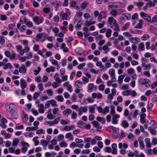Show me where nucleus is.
Returning a JSON list of instances; mask_svg holds the SVG:
<instances>
[{
  "label": "nucleus",
  "instance_id": "nucleus-26",
  "mask_svg": "<svg viewBox=\"0 0 157 157\" xmlns=\"http://www.w3.org/2000/svg\"><path fill=\"white\" fill-rule=\"evenodd\" d=\"M112 32V30L110 29H107L106 31L105 36L107 38L110 37L111 36Z\"/></svg>",
  "mask_w": 157,
  "mask_h": 157
},
{
  "label": "nucleus",
  "instance_id": "nucleus-55",
  "mask_svg": "<svg viewBox=\"0 0 157 157\" xmlns=\"http://www.w3.org/2000/svg\"><path fill=\"white\" fill-rule=\"evenodd\" d=\"M60 83H58L56 82H53L52 83V85L54 88H56L57 87H59L60 86Z\"/></svg>",
  "mask_w": 157,
  "mask_h": 157
},
{
  "label": "nucleus",
  "instance_id": "nucleus-9",
  "mask_svg": "<svg viewBox=\"0 0 157 157\" xmlns=\"http://www.w3.org/2000/svg\"><path fill=\"white\" fill-rule=\"evenodd\" d=\"M140 14V16L143 19H146L147 21H150L151 20V17L147 14L144 12H141Z\"/></svg>",
  "mask_w": 157,
  "mask_h": 157
},
{
  "label": "nucleus",
  "instance_id": "nucleus-57",
  "mask_svg": "<svg viewBox=\"0 0 157 157\" xmlns=\"http://www.w3.org/2000/svg\"><path fill=\"white\" fill-rule=\"evenodd\" d=\"M115 113V107L113 105L111 106L110 113L113 115Z\"/></svg>",
  "mask_w": 157,
  "mask_h": 157
},
{
  "label": "nucleus",
  "instance_id": "nucleus-58",
  "mask_svg": "<svg viewBox=\"0 0 157 157\" xmlns=\"http://www.w3.org/2000/svg\"><path fill=\"white\" fill-rule=\"evenodd\" d=\"M59 145L61 147H67V144L65 142L62 141L59 143Z\"/></svg>",
  "mask_w": 157,
  "mask_h": 157
},
{
  "label": "nucleus",
  "instance_id": "nucleus-64",
  "mask_svg": "<svg viewBox=\"0 0 157 157\" xmlns=\"http://www.w3.org/2000/svg\"><path fill=\"white\" fill-rule=\"evenodd\" d=\"M149 37V36L148 35L145 34L142 36L141 39L143 40H145Z\"/></svg>",
  "mask_w": 157,
  "mask_h": 157
},
{
  "label": "nucleus",
  "instance_id": "nucleus-22",
  "mask_svg": "<svg viewBox=\"0 0 157 157\" xmlns=\"http://www.w3.org/2000/svg\"><path fill=\"white\" fill-rule=\"evenodd\" d=\"M16 48L18 52H19L21 55H23L24 53V51L22 49V47L20 45H17L16 46Z\"/></svg>",
  "mask_w": 157,
  "mask_h": 157
},
{
  "label": "nucleus",
  "instance_id": "nucleus-59",
  "mask_svg": "<svg viewBox=\"0 0 157 157\" xmlns=\"http://www.w3.org/2000/svg\"><path fill=\"white\" fill-rule=\"evenodd\" d=\"M151 64L149 63L147 64H145L144 66H143L142 67H144V70H149L151 67Z\"/></svg>",
  "mask_w": 157,
  "mask_h": 157
},
{
  "label": "nucleus",
  "instance_id": "nucleus-61",
  "mask_svg": "<svg viewBox=\"0 0 157 157\" xmlns=\"http://www.w3.org/2000/svg\"><path fill=\"white\" fill-rule=\"evenodd\" d=\"M36 133L38 134H44L45 133V131L43 129H40L36 131Z\"/></svg>",
  "mask_w": 157,
  "mask_h": 157
},
{
  "label": "nucleus",
  "instance_id": "nucleus-41",
  "mask_svg": "<svg viewBox=\"0 0 157 157\" xmlns=\"http://www.w3.org/2000/svg\"><path fill=\"white\" fill-rule=\"evenodd\" d=\"M55 99L59 102H62L64 99L63 96L61 95H59L56 96L55 97Z\"/></svg>",
  "mask_w": 157,
  "mask_h": 157
},
{
  "label": "nucleus",
  "instance_id": "nucleus-48",
  "mask_svg": "<svg viewBox=\"0 0 157 157\" xmlns=\"http://www.w3.org/2000/svg\"><path fill=\"white\" fill-rule=\"evenodd\" d=\"M50 61H51L52 64L53 65H56L58 64V61L54 59L52 57H51L50 58Z\"/></svg>",
  "mask_w": 157,
  "mask_h": 157
},
{
  "label": "nucleus",
  "instance_id": "nucleus-28",
  "mask_svg": "<svg viewBox=\"0 0 157 157\" xmlns=\"http://www.w3.org/2000/svg\"><path fill=\"white\" fill-rule=\"evenodd\" d=\"M138 16V15L137 13H135L132 17V21L134 24L136 23V19L137 18Z\"/></svg>",
  "mask_w": 157,
  "mask_h": 157
},
{
  "label": "nucleus",
  "instance_id": "nucleus-21",
  "mask_svg": "<svg viewBox=\"0 0 157 157\" xmlns=\"http://www.w3.org/2000/svg\"><path fill=\"white\" fill-rule=\"evenodd\" d=\"M19 72L21 73L25 74L26 72L27 68L25 67L24 65H22L19 67Z\"/></svg>",
  "mask_w": 157,
  "mask_h": 157
},
{
  "label": "nucleus",
  "instance_id": "nucleus-63",
  "mask_svg": "<svg viewBox=\"0 0 157 157\" xmlns=\"http://www.w3.org/2000/svg\"><path fill=\"white\" fill-rule=\"evenodd\" d=\"M82 81H83V84L85 85L86 84L89 82V80L88 78L86 77H83L82 78Z\"/></svg>",
  "mask_w": 157,
  "mask_h": 157
},
{
  "label": "nucleus",
  "instance_id": "nucleus-51",
  "mask_svg": "<svg viewBox=\"0 0 157 157\" xmlns=\"http://www.w3.org/2000/svg\"><path fill=\"white\" fill-rule=\"evenodd\" d=\"M40 95V94L37 92H35L33 96V99L34 100H36L38 98Z\"/></svg>",
  "mask_w": 157,
  "mask_h": 157
},
{
  "label": "nucleus",
  "instance_id": "nucleus-11",
  "mask_svg": "<svg viewBox=\"0 0 157 157\" xmlns=\"http://www.w3.org/2000/svg\"><path fill=\"white\" fill-rule=\"evenodd\" d=\"M94 127L96 128L98 131H101L102 129V127L100 126L98 123L96 121H94L92 122Z\"/></svg>",
  "mask_w": 157,
  "mask_h": 157
},
{
  "label": "nucleus",
  "instance_id": "nucleus-2",
  "mask_svg": "<svg viewBox=\"0 0 157 157\" xmlns=\"http://www.w3.org/2000/svg\"><path fill=\"white\" fill-rule=\"evenodd\" d=\"M124 4L120 2H115L110 3L108 6V9L110 10L112 9L120 8H124Z\"/></svg>",
  "mask_w": 157,
  "mask_h": 157
},
{
  "label": "nucleus",
  "instance_id": "nucleus-62",
  "mask_svg": "<svg viewBox=\"0 0 157 157\" xmlns=\"http://www.w3.org/2000/svg\"><path fill=\"white\" fill-rule=\"evenodd\" d=\"M2 91H7L9 90L10 87L8 86H6L5 85H3L2 88Z\"/></svg>",
  "mask_w": 157,
  "mask_h": 157
},
{
  "label": "nucleus",
  "instance_id": "nucleus-40",
  "mask_svg": "<svg viewBox=\"0 0 157 157\" xmlns=\"http://www.w3.org/2000/svg\"><path fill=\"white\" fill-rule=\"evenodd\" d=\"M88 5V3L86 2H82L81 5L82 9H85L87 7Z\"/></svg>",
  "mask_w": 157,
  "mask_h": 157
},
{
  "label": "nucleus",
  "instance_id": "nucleus-42",
  "mask_svg": "<svg viewBox=\"0 0 157 157\" xmlns=\"http://www.w3.org/2000/svg\"><path fill=\"white\" fill-rule=\"evenodd\" d=\"M134 69L132 67L128 68L127 70V72L129 75L132 74L134 73Z\"/></svg>",
  "mask_w": 157,
  "mask_h": 157
},
{
  "label": "nucleus",
  "instance_id": "nucleus-25",
  "mask_svg": "<svg viewBox=\"0 0 157 157\" xmlns=\"http://www.w3.org/2000/svg\"><path fill=\"white\" fill-rule=\"evenodd\" d=\"M145 48L144 44L143 43H140L138 47V50L141 52L145 50Z\"/></svg>",
  "mask_w": 157,
  "mask_h": 157
},
{
  "label": "nucleus",
  "instance_id": "nucleus-14",
  "mask_svg": "<svg viewBox=\"0 0 157 157\" xmlns=\"http://www.w3.org/2000/svg\"><path fill=\"white\" fill-rule=\"evenodd\" d=\"M92 96L93 98H97L98 99H101L102 97V94L100 93L98 94L96 93H93L92 94Z\"/></svg>",
  "mask_w": 157,
  "mask_h": 157
},
{
  "label": "nucleus",
  "instance_id": "nucleus-19",
  "mask_svg": "<svg viewBox=\"0 0 157 157\" xmlns=\"http://www.w3.org/2000/svg\"><path fill=\"white\" fill-rule=\"evenodd\" d=\"M146 116V114L145 113H143L140 115V120L141 123L144 124L146 123L147 120L145 119Z\"/></svg>",
  "mask_w": 157,
  "mask_h": 157
},
{
  "label": "nucleus",
  "instance_id": "nucleus-1",
  "mask_svg": "<svg viewBox=\"0 0 157 157\" xmlns=\"http://www.w3.org/2000/svg\"><path fill=\"white\" fill-rule=\"evenodd\" d=\"M108 24L110 26L111 28L114 27L113 29L116 31L119 30V26L116 20L113 17L111 16L108 18L107 21Z\"/></svg>",
  "mask_w": 157,
  "mask_h": 157
},
{
  "label": "nucleus",
  "instance_id": "nucleus-54",
  "mask_svg": "<svg viewBox=\"0 0 157 157\" xmlns=\"http://www.w3.org/2000/svg\"><path fill=\"white\" fill-rule=\"evenodd\" d=\"M20 22L22 24H25L26 23L27 19L23 17H21L20 18Z\"/></svg>",
  "mask_w": 157,
  "mask_h": 157
},
{
  "label": "nucleus",
  "instance_id": "nucleus-32",
  "mask_svg": "<svg viewBox=\"0 0 157 157\" xmlns=\"http://www.w3.org/2000/svg\"><path fill=\"white\" fill-rule=\"evenodd\" d=\"M124 77L125 76L123 75H120L118 76V82L120 85L123 82V79Z\"/></svg>",
  "mask_w": 157,
  "mask_h": 157
},
{
  "label": "nucleus",
  "instance_id": "nucleus-18",
  "mask_svg": "<svg viewBox=\"0 0 157 157\" xmlns=\"http://www.w3.org/2000/svg\"><path fill=\"white\" fill-rule=\"evenodd\" d=\"M72 110L70 109H65L62 112L63 115L68 116V115L71 114Z\"/></svg>",
  "mask_w": 157,
  "mask_h": 157
},
{
  "label": "nucleus",
  "instance_id": "nucleus-38",
  "mask_svg": "<svg viewBox=\"0 0 157 157\" xmlns=\"http://www.w3.org/2000/svg\"><path fill=\"white\" fill-rule=\"evenodd\" d=\"M44 93H46L49 96H52L53 95V92L52 89H49L44 91Z\"/></svg>",
  "mask_w": 157,
  "mask_h": 157
},
{
  "label": "nucleus",
  "instance_id": "nucleus-30",
  "mask_svg": "<svg viewBox=\"0 0 157 157\" xmlns=\"http://www.w3.org/2000/svg\"><path fill=\"white\" fill-rule=\"evenodd\" d=\"M148 129L150 130L151 134L153 135H155L156 134V131L151 127H149Z\"/></svg>",
  "mask_w": 157,
  "mask_h": 157
},
{
  "label": "nucleus",
  "instance_id": "nucleus-52",
  "mask_svg": "<svg viewBox=\"0 0 157 157\" xmlns=\"http://www.w3.org/2000/svg\"><path fill=\"white\" fill-rule=\"evenodd\" d=\"M32 113L35 116H37L38 115V113L37 111L34 109L33 108L31 110Z\"/></svg>",
  "mask_w": 157,
  "mask_h": 157
},
{
  "label": "nucleus",
  "instance_id": "nucleus-33",
  "mask_svg": "<svg viewBox=\"0 0 157 157\" xmlns=\"http://www.w3.org/2000/svg\"><path fill=\"white\" fill-rule=\"evenodd\" d=\"M143 23V21L142 20H139V23L137 24L135 28H138V29H142L143 28V25L142 23Z\"/></svg>",
  "mask_w": 157,
  "mask_h": 157
},
{
  "label": "nucleus",
  "instance_id": "nucleus-16",
  "mask_svg": "<svg viewBox=\"0 0 157 157\" xmlns=\"http://www.w3.org/2000/svg\"><path fill=\"white\" fill-rule=\"evenodd\" d=\"M97 106V105L94 104L89 106V112L93 114L95 113V107Z\"/></svg>",
  "mask_w": 157,
  "mask_h": 157
},
{
  "label": "nucleus",
  "instance_id": "nucleus-45",
  "mask_svg": "<svg viewBox=\"0 0 157 157\" xmlns=\"http://www.w3.org/2000/svg\"><path fill=\"white\" fill-rule=\"evenodd\" d=\"M130 25V23L129 22H127L126 23L125 26H123L122 29V30L123 31H124L127 30V29L129 27Z\"/></svg>",
  "mask_w": 157,
  "mask_h": 157
},
{
  "label": "nucleus",
  "instance_id": "nucleus-4",
  "mask_svg": "<svg viewBox=\"0 0 157 157\" xmlns=\"http://www.w3.org/2000/svg\"><path fill=\"white\" fill-rule=\"evenodd\" d=\"M138 82L140 85H143L146 87H149L150 85V82L148 79L141 78L138 80Z\"/></svg>",
  "mask_w": 157,
  "mask_h": 157
},
{
  "label": "nucleus",
  "instance_id": "nucleus-39",
  "mask_svg": "<svg viewBox=\"0 0 157 157\" xmlns=\"http://www.w3.org/2000/svg\"><path fill=\"white\" fill-rule=\"evenodd\" d=\"M38 138V136H35L34 137L33 139V141L35 143V146H37L39 144V141L37 140V139Z\"/></svg>",
  "mask_w": 157,
  "mask_h": 157
},
{
  "label": "nucleus",
  "instance_id": "nucleus-27",
  "mask_svg": "<svg viewBox=\"0 0 157 157\" xmlns=\"http://www.w3.org/2000/svg\"><path fill=\"white\" fill-rule=\"evenodd\" d=\"M45 71L48 73L50 72H54L55 71V68L54 67L51 66L47 68Z\"/></svg>",
  "mask_w": 157,
  "mask_h": 157
},
{
  "label": "nucleus",
  "instance_id": "nucleus-23",
  "mask_svg": "<svg viewBox=\"0 0 157 157\" xmlns=\"http://www.w3.org/2000/svg\"><path fill=\"white\" fill-rule=\"evenodd\" d=\"M106 13L104 12L101 11L98 17V19L100 20L102 19H105L106 17Z\"/></svg>",
  "mask_w": 157,
  "mask_h": 157
},
{
  "label": "nucleus",
  "instance_id": "nucleus-37",
  "mask_svg": "<svg viewBox=\"0 0 157 157\" xmlns=\"http://www.w3.org/2000/svg\"><path fill=\"white\" fill-rule=\"evenodd\" d=\"M34 135V133L33 132H26L24 134L25 136L27 137H33Z\"/></svg>",
  "mask_w": 157,
  "mask_h": 157
},
{
  "label": "nucleus",
  "instance_id": "nucleus-29",
  "mask_svg": "<svg viewBox=\"0 0 157 157\" xmlns=\"http://www.w3.org/2000/svg\"><path fill=\"white\" fill-rule=\"evenodd\" d=\"M109 73L111 77H112L113 76H115V70L114 69L112 68L110 69L109 71Z\"/></svg>",
  "mask_w": 157,
  "mask_h": 157
},
{
  "label": "nucleus",
  "instance_id": "nucleus-17",
  "mask_svg": "<svg viewBox=\"0 0 157 157\" xmlns=\"http://www.w3.org/2000/svg\"><path fill=\"white\" fill-rule=\"evenodd\" d=\"M78 127L82 128H86V123L82 121H78L77 123Z\"/></svg>",
  "mask_w": 157,
  "mask_h": 157
},
{
  "label": "nucleus",
  "instance_id": "nucleus-6",
  "mask_svg": "<svg viewBox=\"0 0 157 157\" xmlns=\"http://www.w3.org/2000/svg\"><path fill=\"white\" fill-rule=\"evenodd\" d=\"M120 13H118L117 11V10L115 9H113L110 12V13L111 15L113 16H117V15H120L124 12V10L122 9H119V10Z\"/></svg>",
  "mask_w": 157,
  "mask_h": 157
},
{
  "label": "nucleus",
  "instance_id": "nucleus-35",
  "mask_svg": "<svg viewBox=\"0 0 157 157\" xmlns=\"http://www.w3.org/2000/svg\"><path fill=\"white\" fill-rule=\"evenodd\" d=\"M38 127H28L26 128V130L27 131H34L37 130L38 129Z\"/></svg>",
  "mask_w": 157,
  "mask_h": 157
},
{
  "label": "nucleus",
  "instance_id": "nucleus-8",
  "mask_svg": "<svg viewBox=\"0 0 157 157\" xmlns=\"http://www.w3.org/2000/svg\"><path fill=\"white\" fill-rule=\"evenodd\" d=\"M79 116H81L83 113H86L87 111V109L86 106H81L78 109Z\"/></svg>",
  "mask_w": 157,
  "mask_h": 157
},
{
  "label": "nucleus",
  "instance_id": "nucleus-46",
  "mask_svg": "<svg viewBox=\"0 0 157 157\" xmlns=\"http://www.w3.org/2000/svg\"><path fill=\"white\" fill-rule=\"evenodd\" d=\"M131 55L136 59H137L139 58V56L137 54V51H136V52L132 53Z\"/></svg>",
  "mask_w": 157,
  "mask_h": 157
},
{
  "label": "nucleus",
  "instance_id": "nucleus-20",
  "mask_svg": "<svg viewBox=\"0 0 157 157\" xmlns=\"http://www.w3.org/2000/svg\"><path fill=\"white\" fill-rule=\"evenodd\" d=\"M112 148L113 149V151L112 152L113 155H116L117 154V144H116L114 143L112 145Z\"/></svg>",
  "mask_w": 157,
  "mask_h": 157
},
{
  "label": "nucleus",
  "instance_id": "nucleus-44",
  "mask_svg": "<svg viewBox=\"0 0 157 157\" xmlns=\"http://www.w3.org/2000/svg\"><path fill=\"white\" fill-rule=\"evenodd\" d=\"M104 150L105 152L109 153H112V148L109 147H106Z\"/></svg>",
  "mask_w": 157,
  "mask_h": 157
},
{
  "label": "nucleus",
  "instance_id": "nucleus-60",
  "mask_svg": "<svg viewBox=\"0 0 157 157\" xmlns=\"http://www.w3.org/2000/svg\"><path fill=\"white\" fill-rule=\"evenodd\" d=\"M43 10L44 13H48L50 12V10L49 7H45L43 9Z\"/></svg>",
  "mask_w": 157,
  "mask_h": 157
},
{
  "label": "nucleus",
  "instance_id": "nucleus-15",
  "mask_svg": "<svg viewBox=\"0 0 157 157\" xmlns=\"http://www.w3.org/2000/svg\"><path fill=\"white\" fill-rule=\"evenodd\" d=\"M129 38L130 41L132 43H135L139 42L140 41V39L137 37H131Z\"/></svg>",
  "mask_w": 157,
  "mask_h": 157
},
{
  "label": "nucleus",
  "instance_id": "nucleus-3",
  "mask_svg": "<svg viewBox=\"0 0 157 157\" xmlns=\"http://www.w3.org/2000/svg\"><path fill=\"white\" fill-rule=\"evenodd\" d=\"M5 106L6 110L9 112H11V110L13 111V109H15L16 107L15 105L9 102H7L5 103Z\"/></svg>",
  "mask_w": 157,
  "mask_h": 157
},
{
  "label": "nucleus",
  "instance_id": "nucleus-24",
  "mask_svg": "<svg viewBox=\"0 0 157 157\" xmlns=\"http://www.w3.org/2000/svg\"><path fill=\"white\" fill-rule=\"evenodd\" d=\"M83 84L82 82L79 80L77 81L75 83V87L77 88H81Z\"/></svg>",
  "mask_w": 157,
  "mask_h": 157
},
{
  "label": "nucleus",
  "instance_id": "nucleus-12",
  "mask_svg": "<svg viewBox=\"0 0 157 157\" xmlns=\"http://www.w3.org/2000/svg\"><path fill=\"white\" fill-rule=\"evenodd\" d=\"M22 120L23 123H26L28 120V114L24 112H23L22 116Z\"/></svg>",
  "mask_w": 157,
  "mask_h": 157
},
{
  "label": "nucleus",
  "instance_id": "nucleus-10",
  "mask_svg": "<svg viewBox=\"0 0 157 157\" xmlns=\"http://www.w3.org/2000/svg\"><path fill=\"white\" fill-rule=\"evenodd\" d=\"M96 87L97 86H94L93 83H90L88 85L87 92L89 93L91 92L93 90H95Z\"/></svg>",
  "mask_w": 157,
  "mask_h": 157
},
{
  "label": "nucleus",
  "instance_id": "nucleus-34",
  "mask_svg": "<svg viewBox=\"0 0 157 157\" xmlns=\"http://www.w3.org/2000/svg\"><path fill=\"white\" fill-rule=\"evenodd\" d=\"M12 117L15 119H17L18 118V115L15 111H13L11 114Z\"/></svg>",
  "mask_w": 157,
  "mask_h": 157
},
{
  "label": "nucleus",
  "instance_id": "nucleus-5",
  "mask_svg": "<svg viewBox=\"0 0 157 157\" xmlns=\"http://www.w3.org/2000/svg\"><path fill=\"white\" fill-rule=\"evenodd\" d=\"M33 20L34 22L37 25L42 23L44 19L43 17H39L38 16H35L33 18Z\"/></svg>",
  "mask_w": 157,
  "mask_h": 157
},
{
  "label": "nucleus",
  "instance_id": "nucleus-13",
  "mask_svg": "<svg viewBox=\"0 0 157 157\" xmlns=\"http://www.w3.org/2000/svg\"><path fill=\"white\" fill-rule=\"evenodd\" d=\"M21 87L22 89H24L27 86V84L25 80L23 78H21L20 80Z\"/></svg>",
  "mask_w": 157,
  "mask_h": 157
},
{
  "label": "nucleus",
  "instance_id": "nucleus-49",
  "mask_svg": "<svg viewBox=\"0 0 157 157\" xmlns=\"http://www.w3.org/2000/svg\"><path fill=\"white\" fill-rule=\"evenodd\" d=\"M146 5L148 6V7H151L152 6H155L154 4L150 0L146 4Z\"/></svg>",
  "mask_w": 157,
  "mask_h": 157
},
{
  "label": "nucleus",
  "instance_id": "nucleus-50",
  "mask_svg": "<svg viewBox=\"0 0 157 157\" xmlns=\"http://www.w3.org/2000/svg\"><path fill=\"white\" fill-rule=\"evenodd\" d=\"M18 142L19 141L17 138H15L13 139V146H17Z\"/></svg>",
  "mask_w": 157,
  "mask_h": 157
},
{
  "label": "nucleus",
  "instance_id": "nucleus-56",
  "mask_svg": "<svg viewBox=\"0 0 157 157\" xmlns=\"http://www.w3.org/2000/svg\"><path fill=\"white\" fill-rule=\"evenodd\" d=\"M61 17L62 18V19L63 20H66L67 18V14L66 13H63L61 12Z\"/></svg>",
  "mask_w": 157,
  "mask_h": 157
},
{
  "label": "nucleus",
  "instance_id": "nucleus-43",
  "mask_svg": "<svg viewBox=\"0 0 157 157\" xmlns=\"http://www.w3.org/2000/svg\"><path fill=\"white\" fill-rule=\"evenodd\" d=\"M141 61L142 62V66H144V65L146 64V63L147 62V59L144 57H143L141 58Z\"/></svg>",
  "mask_w": 157,
  "mask_h": 157
},
{
  "label": "nucleus",
  "instance_id": "nucleus-47",
  "mask_svg": "<svg viewBox=\"0 0 157 157\" xmlns=\"http://www.w3.org/2000/svg\"><path fill=\"white\" fill-rule=\"evenodd\" d=\"M102 49L105 51V54H107L109 51V49H108V46L107 45L104 46L102 48Z\"/></svg>",
  "mask_w": 157,
  "mask_h": 157
},
{
  "label": "nucleus",
  "instance_id": "nucleus-36",
  "mask_svg": "<svg viewBox=\"0 0 157 157\" xmlns=\"http://www.w3.org/2000/svg\"><path fill=\"white\" fill-rule=\"evenodd\" d=\"M12 68L13 67L10 63H8L6 64H5V65L3 67L4 70H6L8 68L12 69Z\"/></svg>",
  "mask_w": 157,
  "mask_h": 157
},
{
  "label": "nucleus",
  "instance_id": "nucleus-31",
  "mask_svg": "<svg viewBox=\"0 0 157 157\" xmlns=\"http://www.w3.org/2000/svg\"><path fill=\"white\" fill-rule=\"evenodd\" d=\"M121 126L124 128H127L129 126V124L126 120L123 121L121 124Z\"/></svg>",
  "mask_w": 157,
  "mask_h": 157
},
{
  "label": "nucleus",
  "instance_id": "nucleus-7",
  "mask_svg": "<svg viewBox=\"0 0 157 157\" xmlns=\"http://www.w3.org/2000/svg\"><path fill=\"white\" fill-rule=\"evenodd\" d=\"M60 119V117H59L55 119L53 121H46L45 123H46L47 124H48L49 126H52L54 124H58Z\"/></svg>",
  "mask_w": 157,
  "mask_h": 157
},
{
  "label": "nucleus",
  "instance_id": "nucleus-53",
  "mask_svg": "<svg viewBox=\"0 0 157 157\" xmlns=\"http://www.w3.org/2000/svg\"><path fill=\"white\" fill-rule=\"evenodd\" d=\"M75 51L78 54L81 55L82 53L81 48H76L75 50Z\"/></svg>",
  "mask_w": 157,
  "mask_h": 157
}]
</instances>
